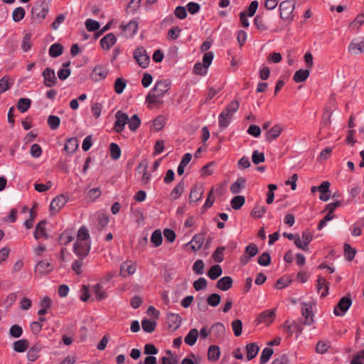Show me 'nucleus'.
Segmentation results:
<instances>
[{
	"mask_svg": "<svg viewBox=\"0 0 364 364\" xmlns=\"http://www.w3.org/2000/svg\"><path fill=\"white\" fill-rule=\"evenodd\" d=\"M48 11L49 6L46 0L38 1L31 9L32 16L34 19L41 21L46 18Z\"/></svg>",
	"mask_w": 364,
	"mask_h": 364,
	"instance_id": "nucleus-3",
	"label": "nucleus"
},
{
	"mask_svg": "<svg viewBox=\"0 0 364 364\" xmlns=\"http://www.w3.org/2000/svg\"><path fill=\"white\" fill-rule=\"evenodd\" d=\"M121 29V35L126 38H129L135 35L138 29V23L136 21H131L127 24H121L119 26Z\"/></svg>",
	"mask_w": 364,
	"mask_h": 364,
	"instance_id": "nucleus-9",
	"label": "nucleus"
},
{
	"mask_svg": "<svg viewBox=\"0 0 364 364\" xmlns=\"http://www.w3.org/2000/svg\"><path fill=\"white\" fill-rule=\"evenodd\" d=\"M53 265L47 261L42 260L38 262L35 267V272L40 274H46L53 270Z\"/></svg>",
	"mask_w": 364,
	"mask_h": 364,
	"instance_id": "nucleus-19",
	"label": "nucleus"
},
{
	"mask_svg": "<svg viewBox=\"0 0 364 364\" xmlns=\"http://www.w3.org/2000/svg\"><path fill=\"white\" fill-rule=\"evenodd\" d=\"M254 24L261 32L268 30V26L264 20L263 14H259L255 16L254 18Z\"/></svg>",
	"mask_w": 364,
	"mask_h": 364,
	"instance_id": "nucleus-35",
	"label": "nucleus"
},
{
	"mask_svg": "<svg viewBox=\"0 0 364 364\" xmlns=\"http://www.w3.org/2000/svg\"><path fill=\"white\" fill-rule=\"evenodd\" d=\"M25 10L23 7L16 8L12 13V18L15 22H19L25 16Z\"/></svg>",
	"mask_w": 364,
	"mask_h": 364,
	"instance_id": "nucleus-48",
	"label": "nucleus"
},
{
	"mask_svg": "<svg viewBox=\"0 0 364 364\" xmlns=\"http://www.w3.org/2000/svg\"><path fill=\"white\" fill-rule=\"evenodd\" d=\"M136 271V267L131 262H124L121 264L119 274L126 277L127 274H132Z\"/></svg>",
	"mask_w": 364,
	"mask_h": 364,
	"instance_id": "nucleus-23",
	"label": "nucleus"
},
{
	"mask_svg": "<svg viewBox=\"0 0 364 364\" xmlns=\"http://www.w3.org/2000/svg\"><path fill=\"white\" fill-rule=\"evenodd\" d=\"M31 35L30 33H26L23 38L21 43V48L23 51L27 52L31 48Z\"/></svg>",
	"mask_w": 364,
	"mask_h": 364,
	"instance_id": "nucleus-62",
	"label": "nucleus"
},
{
	"mask_svg": "<svg viewBox=\"0 0 364 364\" xmlns=\"http://www.w3.org/2000/svg\"><path fill=\"white\" fill-rule=\"evenodd\" d=\"M78 141L77 138L72 137L68 139L65 144L64 150L69 154H73L78 148Z\"/></svg>",
	"mask_w": 364,
	"mask_h": 364,
	"instance_id": "nucleus-26",
	"label": "nucleus"
},
{
	"mask_svg": "<svg viewBox=\"0 0 364 364\" xmlns=\"http://www.w3.org/2000/svg\"><path fill=\"white\" fill-rule=\"evenodd\" d=\"M267 209L264 206L256 205L251 211V215L255 218H260L266 213Z\"/></svg>",
	"mask_w": 364,
	"mask_h": 364,
	"instance_id": "nucleus-54",
	"label": "nucleus"
},
{
	"mask_svg": "<svg viewBox=\"0 0 364 364\" xmlns=\"http://www.w3.org/2000/svg\"><path fill=\"white\" fill-rule=\"evenodd\" d=\"M245 348L247 351V359L248 360H251L252 359L255 358L259 350V346L255 343H250L247 344Z\"/></svg>",
	"mask_w": 364,
	"mask_h": 364,
	"instance_id": "nucleus-27",
	"label": "nucleus"
},
{
	"mask_svg": "<svg viewBox=\"0 0 364 364\" xmlns=\"http://www.w3.org/2000/svg\"><path fill=\"white\" fill-rule=\"evenodd\" d=\"M350 364H364V349L353 357Z\"/></svg>",
	"mask_w": 364,
	"mask_h": 364,
	"instance_id": "nucleus-64",
	"label": "nucleus"
},
{
	"mask_svg": "<svg viewBox=\"0 0 364 364\" xmlns=\"http://www.w3.org/2000/svg\"><path fill=\"white\" fill-rule=\"evenodd\" d=\"M181 317L178 314L173 313H168L167 314L166 322L168 327L173 331H176L179 328L181 324Z\"/></svg>",
	"mask_w": 364,
	"mask_h": 364,
	"instance_id": "nucleus-14",
	"label": "nucleus"
},
{
	"mask_svg": "<svg viewBox=\"0 0 364 364\" xmlns=\"http://www.w3.org/2000/svg\"><path fill=\"white\" fill-rule=\"evenodd\" d=\"M220 355V348L218 346H210L208 352V358L213 361H217Z\"/></svg>",
	"mask_w": 364,
	"mask_h": 364,
	"instance_id": "nucleus-39",
	"label": "nucleus"
},
{
	"mask_svg": "<svg viewBox=\"0 0 364 364\" xmlns=\"http://www.w3.org/2000/svg\"><path fill=\"white\" fill-rule=\"evenodd\" d=\"M205 264L202 259H197L193 266V270L196 274H203L204 272Z\"/></svg>",
	"mask_w": 364,
	"mask_h": 364,
	"instance_id": "nucleus-60",
	"label": "nucleus"
},
{
	"mask_svg": "<svg viewBox=\"0 0 364 364\" xmlns=\"http://www.w3.org/2000/svg\"><path fill=\"white\" fill-rule=\"evenodd\" d=\"M129 128L131 131H136L141 124L140 119L137 114H134L131 119H129Z\"/></svg>",
	"mask_w": 364,
	"mask_h": 364,
	"instance_id": "nucleus-53",
	"label": "nucleus"
},
{
	"mask_svg": "<svg viewBox=\"0 0 364 364\" xmlns=\"http://www.w3.org/2000/svg\"><path fill=\"white\" fill-rule=\"evenodd\" d=\"M156 326V323L154 321L149 319H144L141 321L142 329L146 333H152L154 331Z\"/></svg>",
	"mask_w": 364,
	"mask_h": 364,
	"instance_id": "nucleus-45",
	"label": "nucleus"
},
{
	"mask_svg": "<svg viewBox=\"0 0 364 364\" xmlns=\"http://www.w3.org/2000/svg\"><path fill=\"white\" fill-rule=\"evenodd\" d=\"M316 289L319 291L325 287V291L321 293V297L326 296L328 293L329 283L326 282V279L319 276L316 280Z\"/></svg>",
	"mask_w": 364,
	"mask_h": 364,
	"instance_id": "nucleus-34",
	"label": "nucleus"
},
{
	"mask_svg": "<svg viewBox=\"0 0 364 364\" xmlns=\"http://www.w3.org/2000/svg\"><path fill=\"white\" fill-rule=\"evenodd\" d=\"M46 222L45 220H41L37 224L33 233L35 239L38 240L41 237L48 239L49 237L48 234L46 232Z\"/></svg>",
	"mask_w": 364,
	"mask_h": 364,
	"instance_id": "nucleus-18",
	"label": "nucleus"
},
{
	"mask_svg": "<svg viewBox=\"0 0 364 364\" xmlns=\"http://www.w3.org/2000/svg\"><path fill=\"white\" fill-rule=\"evenodd\" d=\"M133 57L141 68H146L149 66L150 57L144 47L136 48L134 51Z\"/></svg>",
	"mask_w": 364,
	"mask_h": 364,
	"instance_id": "nucleus-4",
	"label": "nucleus"
},
{
	"mask_svg": "<svg viewBox=\"0 0 364 364\" xmlns=\"http://www.w3.org/2000/svg\"><path fill=\"white\" fill-rule=\"evenodd\" d=\"M63 52V46L60 43H54L49 48V55L52 58L60 56Z\"/></svg>",
	"mask_w": 364,
	"mask_h": 364,
	"instance_id": "nucleus-42",
	"label": "nucleus"
},
{
	"mask_svg": "<svg viewBox=\"0 0 364 364\" xmlns=\"http://www.w3.org/2000/svg\"><path fill=\"white\" fill-rule=\"evenodd\" d=\"M225 250V247H218L213 253L212 257L215 262L220 263L223 261V252Z\"/></svg>",
	"mask_w": 364,
	"mask_h": 364,
	"instance_id": "nucleus-56",
	"label": "nucleus"
},
{
	"mask_svg": "<svg viewBox=\"0 0 364 364\" xmlns=\"http://www.w3.org/2000/svg\"><path fill=\"white\" fill-rule=\"evenodd\" d=\"M239 106L237 100H232L226 106L218 117L220 127L225 129L230 124L233 114L237 112Z\"/></svg>",
	"mask_w": 364,
	"mask_h": 364,
	"instance_id": "nucleus-1",
	"label": "nucleus"
},
{
	"mask_svg": "<svg viewBox=\"0 0 364 364\" xmlns=\"http://www.w3.org/2000/svg\"><path fill=\"white\" fill-rule=\"evenodd\" d=\"M108 74V71L103 67H95L92 69V80L100 81L105 79Z\"/></svg>",
	"mask_w": 364,
	"mask_h": 364,
	"instance_id": "nucleus-28",
	"label": "nucleus"
},
{
	"mask_svg": "<svg viewBox=\"0 0 364 364\" xmlns=\"http://www.w3.org/2000/svg\"><path fill=\"white\" fill-rule=\"evenodd\" d=\"M29 346V343L26 339H20L14 343V350L17 353L26 351Z\"/></svg>",
	"mask_w": 364,
	"mask_h": 364,
	"instance_id": "nucleus-36",
	"label": "nucleus"
},
{
	"mask_svg": "<svg viewBox=\"0 0 364 364\" xmlns=\"http://www.w3.org/2000/svg\"><path fill=\"white\" fill-rule=\"evenodd\" d=\"M232 331L235 336L238 337L242 334V323L241 320H234L231 323Z\"/></svg>",
	"mask_w": 364,
	"mask_h": 364,
	"instance_id": "nucleus-55",
	"label": "nucleus"
},
{
	"mask_svg": "<svg viewBox=\"0 0 364 364\" xmlns=\"http://www.w3.org/2000/svg\"><path fill=\"white\" fill-rule=\"evenodd\" d=\"M205 240V234L204 233H199L196 234L193 236L191 241L189 242L187 245H190L191 248L194 251L197 252L199 250Z\"/></svg>",
	"mask_w": 364,
	"mask_h": 364,
	"instance_id": "nucleus-15",
	"label": "nucleus"
},
{
	"mask_svg": "<svg viewBox=\"0 0 364 364\" xmlns=\"http://www.w3.org/2000/svg\"><path fill=\"white\" fill-rule=\"evenodd\" d=\"M117 38L114 33H109L100 40V45L105 50H109L116 43Z\"/></svg>",
	"mask_w": 364,
	"mask_h": 364,
	"instance_id": "nucleus-21",
	"label": "nucleus"
},
{
	"mask_svg": "<svg viewBox=\"0 0 364 364\" xmlns=\"http://www.w3.org/2000/svg\"><path fill=\"white\" fill-rule=\"evenodd\" d=\"M41 350V346L39 343L34 344L28 351L27 357L30 361H35L39 357V352Z\"/></svg>",
	"mask_w": 364,
	"mask_h": 364,
	"instance_id": "nucleus-31",
	"label": "nucleus"
},
{
	"mask_svg": "<svg viewBox=\"0 0 364 364\" xmlns=\"http://www.w3.org/2000/svg\"><path fill=\"white\" fill-rule=\"evenodd\" d=\"M301 314L304 319L303 324L310 326L314 323V314L312 313L311 306L309 304L304 303L301 309Z\"/></svg>",
	"mask_w": 364,
	"mask_h": 364,
	"instance_id": "nucleus-13",
	"label": "nucleus"
},
{
	"mask_svg": "<svg viewBox=\"0 0 364 364\" xmlns=\"http://www.w3.org/2000/svg\"><path fill=\"white\" fill-rule=\"evenodd\" d=\"M221 301V296L216 293L211 294L207 298V304L211 306H217Z\"/></svg>",
	"mask_w": 364,
	"mask_h": 364,
	"instance_id": "nucleus-50",
	"label": "nucleus"
},
{
	"mask_svg": "<svg viewBox=\"0 0 364 364\" xmlns=\"http://www.w3.org/2000/svg\"><path fill=\"white\" fill-rule=\"evenodd\" d=\"M364 51V40L360 42L352 41L348 46V52L358 55Z\"/></svg>",
	"mask_w": 364,
	"mask_h": 364,
	"instance_id": "nucleus-25",
	"label": "nucleus"
},
{
	"mask_svg": "<svg viewBox=\"0 0 364 364\" xmlns=\"http://www.w3.org/2000/svg\"><path fill=\"white\" fill-rule=\"evenodd\" d=\"M223 273L222 267L219 264H215L210 267L208 272V277L215 280L218 278Z\"/></svg>",
	"mask_w": 364,
	"mask_h": 364,
	"instance_id": "nucleus-38",
	"label": "nucleus"
},
{
	"mask_svg": "<svg viewBox=\"0 0 364 364\" xmlns=\"http://www.w3.org/2000/svg\"><path fill=\"white\" fill-rule=\"evenodd\" d=\"M47 122L51 129L55 130L58 128L60 124V119L58 116L50 115L48 118Z\"/></svg>",
	"mask_w": 364,
	"mask_h": 364,
	"instance_id": "nucleus-52",
	"label": "nucleus"
},
{
	"mask_svg": "<svg viewBox=\"0 0 364 364\" xmlns=\"http://www.w3.org/2000/svg\"><path fill=\"white\" fill-rule=\"evenodd\" d=\"M116 121L114 124L113 129L117 133L122 132L124 126L129 122L128 114L119 110L115 114Z\"/></svg>",
	"mask_w": 364,
	"mask_h": 364,
	"instance_id": "nucleus-5",
	"label": "nucleus"
},
{
	"mask_svg": "<svg viewBox=\"0 0 364 364\" xmlns=\"http://www.w3.org/2000/svg\"><path fill=\"white\" fill-rule=\"evenodd\" d=\"M273 353H274V350L272 348H264L262 352L260 359H259L260 363L264 364L267 362H268V360L272 355Z\"/></svg>",
	"mask_w": 364,
	"mask_h": 364,
	"instance_id": "nucleus-51",
	"label": "nucleus"
},
{
	"mask_svg": "<svg viewBox=\"0 0 364 364\" xmlns=\"http://www.w3.org/2000/svg\"><path fill=\"white\" fill-rule=\"evenodd\" d=\"M68 202V199L63 195L56 196L50 203V210L52 214L57 213Z\"/></svg>",
	"mask_w": 364,
	"mask_h": 364,
	"instance_id": "nucleus-12",
	"label": "nucleus"
},
{
	"mask_svg": "<svg viewBox=\"0 0 364 364\" xmlns=\"http://www.w3.org/2000/svg\"><path fill=\"white\" fill-rule=\"evenodd\" d=\"M166 119L164 116L159 115L155 118L154 120L153 124L156 131L161 130L165 125Z\"/></svg>",
	"mask_w": 364,
	"mask_h": 364,
	"instance_id": "nucleus-63",
	"label": "nucleus"
},
{
	"mask_svg": "<svg viewBox=\"0 0 364 364\" xmlns=\"http://www.w3.org/2000/svg\"><path fill=\"white\" fill-rule=\"evenodd\" d=\"M80 300L84 302L87 301L90 296L89 285L83 284L80 289Z\"/></svg>",
	"mask_w": 364,
	"mask_h": 364,
	"instance_id": "nucleus-61",
	"label": "nucleus"
},
{
	"mask_svg": "<svg viewBox=\"0 0 364 364\" xmlns=\"http://www.w3.org/2000/svg\"><path fill=\"white\" fill-rule=\"evenodd\" d=\"M90 245L88 242H75L73 252L78 258L84 259L90 252Z\"/></svg>",
	"mask_w": 364,
	"mask_h": 364,
	"instance_id": "nucleus-7",
	"label": "nucleus"
},
{
	"mask_svg": "<svg viewBox=\"0 0 364 364\" xmlns=\"http://www.w3.org/2000/svg\"><path fill=\"white\" fill-rule=\"evenodd\" d=\"M343 247L346 259L348 261L353 260L355 256L356 250L348 243H345Z\"/></svg>",
	"mask_w": 364,
	"mask_h": 364,
	"instance_id": "nucleus-47",
	"label": "nucleus"
},
{
	"mask_svg": "<svg viewBox=\"0 0 364 364\" xmlns=\"http://www.w3.org/2000/svg\"><path fill=\"white\" fill-rule=\"evenodd\" d=\"M310 72L309 69H300L297 70L293 77V80L296 82H301L305 81L309 76Z\"/></svg>",
	"mask_w": 364,
	"mask_h": 364,
	"instance_id": "nucleus-32",
	"label": "nucleus"
},
{
	"mask_svg": "<svg viewBox=\"0 0 364 364\" xmlns=\"http://www.w3.org/2000/svg\"><path fill=\"white\" fill-rule=\"evenodd\" d=\"M232 279L229 276H225L220 278L218 282L216 287L222 291H227L232 286Z\"/></svg>",
	"mask_w": 364,
	"mask_h": 364,
	"instance_id": "nucleus-22",
	"label": "nucleus"
},
{
	"mask_svg": "<svg viewBox=\"0 0 364 364\" xmlns=\"http://www.w3.org/2000/svg\"><path fill=\"white\" fill-rule=\"evenodd\" d=\"M22 333H23V329L19 325H17V324L13 325L11 326V328L9 329V335L11 337L17 338L21 337Z\"/></svg>",
	"mask_w": 364,
	"mask_h": 364,
	"instance_id": "nucleus-59",
	"label": "nucleus"
},
{
	"mask_svg": "<svg viewBox=\"0 0 364 364\" xmlns=\"http://www.w3.org/2000/svg\"><path fill=\"white\" fill-rule=\"evenodd\" d=\"M245 202V198L243 196H236L230 201V205L232 209L239 210L241 208Z\"/></svg>",
	"mask_w": 364,
	"mask_h": 364,
	"instance_id": "nucleus-44",
	"label": "nucleus"
},
{
	"mask_svg": "<svg viewBox=\"0 0 364 364\" xmlns=\"http://www.w3.org/2000/svg\"><path fill=\"white\" fill-rule=\"evenodd\" d=\"M210 331L216 338L223 339L225 337V328L222 323L218 322L211 326Z\"/></svg>",
	"mask_w": 364,
	"mask_h": 364,
	"instance_id": "nucleus-20",
	"label": "nucleus"
},
{
	"mask_svg": "<svg viewBox=\"0 0 364 364\" xmlns=\"http://www.w3.org/2000/svg\"><path fill=\"white\" fill-rule=\"evenodd\" d=\"M109 223V217L105 213H99L97 217L96 228L99 231H101Z\"/></svg>",
	"mask_w": 364,
	"mask_h": 364,
	"instance_id": "nucleus-37",
	"label": "nucleus"
},
{
	"mask_svg": "<svg viewBox=\"0 0 364 364\" xmlns=\"http://www.w3.org/2000/svg\"><path fill=\"white\" fill-rule=\"evenodd\" d=\"M203 195V188L201 186H195L192 188L190 195V202H197L200 200Z\"/></svg>",
	"mask_w": 364,
	"mask_h": 364,
	"instance_id": "nucleus-30",
	"label": "nucleus"
},
{
	"mask_svg": "<svg viewBox=\"0 0 364 364\" xmlns=\"http://www.w3.org/2000/svg\"><path fill=\"white\" fill-rule=\"evenodd\" d=\"M109 287L110 286H106L100 282L92 286V294L95 296V299L97 301L106 299L108 297L107 290Z\"/></svg>",
	"mask_w": 364,
	"mask_h": 364,
	"instance_id": "nucleus-8",
	"label": "nucleus"
},
{
	"mask_svg": "<svg viewBox=\"0 0 364 364\" xmlns=\"http://www.w3.org/2000/svg\"><path fill=\"white\" fill-rule=\"evenodd\" d=\"M163 240L162 234L160 230H156L153 232L151 237V242L154 247H159L161 245Z\"/></svg>",
	"mask_w": 364,
	"mask_h": 364,
	"instance_id": "nucleus-46",
	"label": "nucleus"
},
{
	"mask_svg": "<svg viewBox=\"0 0 364 364\" xmlns=\"http://www.w3.org/2000/svg\"><path fill=\"white\" fill-rule=\"evenodd\" d=\"M110 156L113 160H117L121 156V149L118 144L111 143L109 146Z\"/></svg>",
	"mask_w": 364,
	"mask_h": 364,
	"instance_id": "nucleus-49",
	"label": "nucleus"
},
{
	"mask_svg": "<svg viewBox=\"0 0 364 364\" xmlns=\"http://www.w3.org/2000/svg\"><path fill=\"white\" fill-rule=\"evenodd\" d=\"M352 304V300L349 296L342 297L334 307L333 313L336 316H342L348 311Z\"/></svg>",
	"mask_w": 364,
	"mask_h": 364,
	"instance_id": "nucleus-6",
	"label": "nucleus"
},
{
	"mask_svg": "<svg viewBox=\"0 0 364 364\" xmlns=\"http://www.w3.org/2000/svg\"><path fill=\"white\" fill-rule=\"evenodd\" d=\"M31 100L28 98H20L17 102L18 109L23 113L26 112L31 107Z\"/></svg>",
	"mask_w": 364,
	"mask_h": 364,
	"instance_id": "nucleus-43",
	"label": "nucleus"
},
{
	"mask_svg": "<svg viewBox=\"0 0 364 364\" xmlns=\"http://www.w3.org/2000/svg\"><path fill=\"white\" fill-rule=\"evenodd\" d=\"M126 82L122 78H117L114 82V91L117 94H122L126 87Z\"/></svg>",
	"mask_w": 364,
	"mask_h": 364,
	"instance_id": "nucleus-58",
	"label": "nucleus"
},
{
	"mask_svg": "<svg viewBox=\"0 0 364 364\" xmlns=\"http://www.w3.org/2000/svg\"><path fill=\"white\" fill-rule=\"evenodd\" d=\"M198 335L199 332L196 328L191 329L184 338L185 343L188 346H193L198 338Z\"/></svg>",
	"mask_w": 364,
	"mask_h": 364,
	"instance_id": "nucleus-33",
	"label": "nucleus"
},
{
	"mask_svg": "<svg viewBox=\"0 0 364 364\" xmlns=\"http://www.w3.org/2000/svg\"><path fill=\"white\" fill-rule=\"evenodd\" d=\"M257 262L261 266H268L271 263L270 255L265 252H263L257 259Z\"/></svg>",
	"mask_w": 364,
	"mask_h": 364,
	"instance_id": "nucleus-57",
	"label": "nucleus"
},
{
	"mask_svg": "<svg viewBox=\"0 0 364 364\" xmlns=\"http://www.w3.org/2000/svg\"><path fill=\"white\" fill-rule=\"evenodd\" d=\"M295 9L294 0H285L279 4L280 18L289 22L294 20L293 11Z\"/></svg>",
	"mask_w": 364,
	"mask_h": 364,
	"instance_id": "nucleus-2",
	"label": "nucleus"
},
{
	"mask_svg": "<svg viewBox=\"0 0 364 364\" xmlns=\"http://www.w3.org/2000/svg\"><path fill=\"white\" fill-rule=\"evenodd\" d=\"M185 188L184 182L183 180H181L172 190L171 193V196L172 197L173 200L178 199L182 193L183 192Z\"/></svg>",
	"mask_w": 364,
	"mask_h": 364,
	"instance_id": "nucleus-40",
	"label": "nucleus"
},
{
	"mask_svg": "<svg viewBox=\"0 0 364 364\" xmlns=\"http://www.w3.org/2000/svg\"><path fill=\"white\" fill-rule=\"evenodd\" d=\"M43 77V84L48 87H51L57 83L55 71L50 68H46L42 73Z\"/></svg>",
	"mask_w": 364,
	"mask_h": 364,
	"instance_id": "nucleus-11",
	"label": "nucleus"
},
{
	"mask_svg": "<svg viewBox=\"0 0 364 364\" xmlns=\"http://www.w3.org/2000/svg\"><path fill=\"white\" fill-rule=\"evenodd\" d=\"M90 237L89 230L85 226H82L77 231V240L75 242H88Z\"/></svg>",
	"mask_w": 364,
	"mask_h": 364,
	"instance_id": "nucleus-41",
	"label": "nucleus"
},
{
	"mask_svg": "<svg viewBox=\"0 0 364 364\" xmlns=\"http://www.w3.org/2000/svg\"><path fill=\"white\" fill-rule=\"evenodd\" d=\"M171 88V82L168 80H163L156 82L151 92L160 98L163 97Z\"/></svg>",
	"mask_w": 364,
	"mask_h": 364,
	"instance_id": "nucleus-10",
	"label": "nucleus"
},
{
	"mask_svg": "<svg viewBox=\"0 0 364 364\" xmlns=\"http://www.w3.org/2000/svg\"><path fill=\"white\" fill-rule=\"evenodd\" d=\"M246 179L243 177L238 178L236 181L231 184L230 190L232 194L240 193L241 189L245 188Z\"/></svg>",
	"mask_w": 364,
	"mask_h": 364,
	"instance_id": "nucleus-24",
	"label": "nucleus"
},
{
	"mask_svg": "<svg viewBox=\"0 0 364 364\" xmlns=\"http://www.w3.org/2000/svg\"><path fill=\"white\" fill-rule=\"evenodd\" d=\"M73 232L70 229L65 230L59 237V240L61 245H67L73 240Z\"/></svg>",
	"mask_w": 364,
	"mask_h": 364,
	"instance_id": "nucleus-29",
	"label": "nucleus"
},
{
	"mask_svg": "<svg viewBox=\"0 0 364 364\" xmlns=\"http://www.w3.org/2000/svg\"><path fill=\"white\" fill-rule=\"evenodd\" d=\"M282 131V128L279 124H275L265 133V140L271 142L279 136Z\"/></svg>",
	"mask_w": 364,
	"mask_h": 364,
	"instance_id": "nucleus-16",
	"label": "nucleus"
},
{
	"mask_svg": "<svg viewBox=\"0 0 364 364\" xmlns=\"http://www.w3.org/2000/svg\"><path fill=\"white\" fill-rule=\"evenodd\" d=\"M275 318V311L274 309H268L262 311L257 317L256 321L258 323L263 322L272 323Z\"/></svg>",
	"mask_w": 364,
	"mask_h": 364,
	"instance_id": "nucleus-17",
	"label": "nucleus"
}]
</instances>
